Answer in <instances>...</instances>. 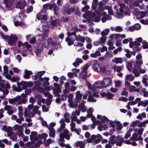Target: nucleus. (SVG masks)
<instances>
[{
    "mask_svg": "<svg viewBox=\"0 0 148 148\" xmlns=\"http://www.w3.org/2000/svg\"><path fill=\"white\" fill-rule=\"evenodd\" d=\"M36 18L38 20H40L41 23H45V24L42 25L41 30L42 33L41 35L43 36V39H45L48 36L49 26L52 27L54 26L61 25L60 22L58 19H51L49 22L45 23L47 19V15H43L42 12H40L37 14L36 15Z\"/></svg>",
    "mask_w": 148,
    "mask_h": 148,
    "instance_id": "1",
    "label": "nucleus"
},
{
    "mask_svg": "<svg viewBox=\"0 0 148 148\" xmlns=\"http://www.w3.org/2000/svg\"><path fill=\"white\" fill-rule=\"evenodd\" d=\"M99 10H96L94 12H89V15L92 17V19L94 21L97 22L100 21V16H104L106 14V13L103 11L104 8L102 6L98 7Z\"/></svg>",
    "mask_w": 148,
    "mask_h": 148,
    "instance_id": "2",
    "label": "nucleus"
},
{
    "mask_svg": "<svg viewBox=\"0 0 148 148\" xmlns=\"http://www.w3.org/2000/svg\"><path fill=\"white\" fill-rule=\"evenodd\" d=\"M0 35L3 38L8 40V43L9 45L11 46L14 45H16L17 40V38L16 35L11 34L10 36H5L1 32H0Z\"/></svg>",
    "mask_w": 148,
    "mask_h": 148,
    "instance_id": "3",
    "label": "nucleus"
},
{
    "mask_svg": "<svg viewBox=\"0 0 148 148\" xmlns=\"http://www.w3.org/2000/svg\"><path fill=\"white\" fill-rule=\"evenodd\" d=\"M102 81L98 80L94 83V86L92 85L89 83H88L87 86L89 89L92 90L94 92L97 93L99 91L96 89L95 88L100 89L104 87Z\"/></svg>",
    "mask_w": 148,
    "mask_h": 148,
    "instance_id": "4",
    "label": "nucleus"
},
{
    "mask_svg": "<svg viewBox=\"0 0 148 148\" xmlns=\"http://www.w3.org/2000/svg\"><path fill=\"white\" fill-rule=\"evenodd\" d=\"M97 118L98 119H100V120L103 123L106 122L109 124L110 127H114L115 126V125L114 124V123L117 125L120 123V122L118 121H115L113 122L110 121L106 117L104 116H101L100 115L98 114L97 115Z\"/></svg>",
    "mask_w": 148,
    "mask_h": 148,
    "instance_id": "5",
    "label": "nucleus"
},
{
    "mask_svg": "<svg viewBox=\"0 0 148 148\" xmlns=\"http://www.w3.org/2000/svg\"><path fill=\"white\" fill-rule=\"evenodd\" d=\"M146 72V70L143 69L142 66H134L133 67L132 73L134 74L135 77L139 76L140 73L143 74Z\"/></svg>",
    "mask_w": 148,
    "mask_h": 148,
    "instance_id": "6",
    "label": "nucleus"
},
{
    "mask_svg": "<svg viewBox=\"0 0 148 148\" xmlns=\"http://www.w3.org/2000/svg\"><path fill=\"white\" fill-rule=\"evenodd\" d=\"M71 136V134H69V131L66 129H65L64 130L63 133H61L60 135V140L61 142L64 141V138L69 140L70 139Z\"/></svg>",
    "mask_w": 148,
    "mask_h": 148,
    "instance_id": "7",
    "label": "nucleus"
},
{
    "mask_svg": "<svg viewBox=\"0 0 148 148\" xmlns=\"http://www.w3.org/2000/svg\"><path fill=\"white\" fill-rule=\"evenodd\" d=\"M17 84L18 87V89L17 90V92H20L23 89H25L28 87L27 82L22 81L21 83H17Z\"/></svg>",
    "mask_w": 148,
    "mask_h": 148,
    "instance_id": "8",
    "label": "nucleus"
},
{
    "mask_svg": "<svg viewBox=\"0 0 148 148\" xmlns=\"http://www.w3.org/2000/svg\"><path fill=\"white\" fill-rule=\"evenodd\" d=\"M4 109L5 111H7V112L9 115H11L13 113L15 112L16 111V109H14L12 106L10 105H5L4 107Z\"/></svg>",
    "mask_w": 148,
    "mask_h": 148,
    "instance_id": "9",
    "label": "nucleus"
},
{
    "mask_svg": "<svg viewBox=\"0 0 148 148\" xmlns=\"http://www.w3.org/2000/svg\"><path fill=\"white\" fill-rule=\"evenodd\" d=\"M89 6L88 5H86L84 7L82 8V11L83 12H86L85 14H84L83 16V18H87L89 17L91 18H92V17H90V15H89V12H93L92 11H87V10L89 9Z\"/></svg>",
    "mask_w": 148,
    "mask_h": 148,
    "instance_id": "10",
    "label": "nucleus"
},
{
    "mask_svg": "<svg viewBox=\"0 0 148 148\" xmlns=\"http://www.w3.org/2000/svg\"><path fill=\"white\" fill-rule=\"evenodd\" d=\"M102 82L104 87H106L111 85L112 81L110 78H106L103 79Z\"/></svg>",
    "mask_w": 148,
    "mask_h": 148,
    "instance_id": "11",
    "label": "nucleus"
},
{
    "mask_svg": "<svg viewBox=\"0 0 148 148\" xmlns=\"http://www.w3.org/2000/svg\"><path fill=\"white\" fill-rule=\"evenodd\" d=\"M73 9L69 8V4H65L62 9V11L64 13H67L68 14H70Z\"/></svg>",
    "mask_w": 148,
    "mask_h": 148,
    "instance_id": "12",
    "label": "nucleus"
},
{
    "mask_svg": "<svg viewBox=\"0 0 148 148\" xmlns=\"http://www.w3.org/2000/svg\"><path fill=\"white\" fill-rule=\"evenodd\" d=\"M59 122L61 124V125L60 127L57 130V132L58 133H60L65 127L66 124L63 118Z\"/></svg>",
    "mask_w": 148,
    "mask_h": 148,
    "instance_id": "13",
    "label": "nucleus"
},
{
    "mask_svg": "<svg viewBox=\"0 0 148 148\" xmlns=\"http://www.w3.org/2000/svg\"><path fill=\"white\" fill-rule=\"evenodd\" d=\"M74 146L76 147H79V148H85V144L82 141H79L75 142L74 145Z\"/></svg>",
    "mask_w": 148,
    "mask_h": 148,
    "instance_id": "14",
    "label": "nucleus"
},
{
    "mask_svg": "<svg viewBox=\"0 0 148 148\" xmlns=\"http://www.w3.org/2000/svg\"><path fill=\"white\" fill-rule=\"evenodd\" d=\"M92 67L93 70L96 72L99 73L101 72L100 66L98 63H95L92 64Z\"/></svg>",
    "mask_w": 148,
    "mask_h": 148,
    "instance_id": "15",
    "label": "nucleus"
},
{
    "mask_svg": "<svg viewBox=\"0 0 148 148\" xmlns=\"http://www.w3.org/2000/svg\"><path fill=\"white\" fill-rule=\"evenodd\" d=\"M83 95L79 91H77L76 93V98L75 100V102L76 103H79L80 100L81 99Z\"/></svg>",
    "mask_w": 148,
    "mask_h": 148,
    "instance_id": "16",
    "label": "nucleus"
},
{
    "mask_svg": "<svg viewBox=\"0 0 148 148\" xmlns=\"http://www.w3.org/2000/svg\"><path fill=\"white\" fill-rule=\"evenodd\" d=\"M142 138L140 136H138V135L136 132L134 133L132 135V137L130 138V139L131 141H137L138 140H141Z\"/></svg>",
    "mask_w": 148,
    "mask_h": 148,
    "instance_id": "17",
    "label": "nucleus"
},
{
    "mask_svg": "<svg viewBox=\"0 0 148 148\" xmlns=\"http://www.w3.org/2000/svg\"><path fill=\"white\" fill-rule=\"evenodd\" d=\"M112 62L116 64H122L123 62V60L121 57H116L112 60Z\"/></svg>",
    "mask_w": 148,
    "mask_h": 148,
    "instance_id": "18",
    "label": "nucleus"
},
{
    "mask_svg": "<svg viewBox=\"0 0 148 148\" xmlns=\"http://www.w3.org/2000/svg\"><path fill=\"white\" fill-rule=\"evenodd\" d=\"M116 145L118 146H121L122 145V143L123 142V138H121L120 136H118L116 137Z\"/></svg>",
    "mask_w": 148,
    "mask_h": 148,
    "instance_id": "19",
    "label": "nucleus"
},
{
    "mask_svg": "<svg viewBox=\"0 0 148 148\" xmlns=\"http://www.w3.org/2000/svg\"><path fill=\"white\" fill-rule=\"evenodd\" d=\"M25 74L23 75V77L25 79L30 78V75L33 74L32 72L26 69L24 71Z\"/></svg>",
    "mask_w": 148,
    "mask_h": 148,
    "instance_id": "20",
    "label": "nucleus"
},
{
    "mask_svg": "<svg viewBox=\"0 0 148 148\" xmlns=\"http://www.w3.org/2000/svg\"><path fill=\"white\" fill-rule=\"evenodd\" d=\"M17 98L18 99V105L25 103L26 102V99L22 97L20 95H18Z\"/></svg>",
    "mask_w": 148,
    "mask_h": 148,
    "instance_id": "21",
    "label": "nucleus"
},
{
    "mask_svg": "<svg viewBox=\"0 0 148 148\" xmlns=\"http://www.w3.org/2000/svg\"><path fill=\"white\" fill-rule=\"evenodd\" d=\"M89 95L87 99L88 101L92 102H95L96 100L94 99L93 96L91 95L92 92L90 91H88L86 92Z\"/></svg>",
    "mask_w": 148,
    "mask_h": 148,
    "instance_id": "22",
    "label": "nucleus"
},
{
    "mask_svg": "<svg viewBox=\"0 0 148 148\" xmlns=\"http://www.w3.org/2000/svg\"><path fill=\"white\" fill-rule=\"evenodd\" d=\"M48 129L49 131V136L50 137L54 138L55 136V130L53 127H49Z\"/></svg>",
    "mask_w": 148,
    "mask_h": 148,
    "instance_id": "23",
    "label": "nucleus"
},
{
    "mask_svg": "<svg viewBox=\"0 0 148 148\" xmlns=\"http://www.w3.org/2000/svg\"><path fill=\"white\" fill-rule=\"evenodd\" d=\"M70 83L67 82L65 83L64 84L65 89L63 90V93H68L70 90L69 86H70Z\"/></svg>",
    "mask_w": 148,
    "mask_h": 148,
    "instance_id": "24",
    "label": "nucleus"
},
{
    "mask_svg": "<svg viewBox=\"0 0 148 148\" xmlns=\"http://www.w3.org/2000/svg\"><path fill=\"white\" fill-rule=\"evenodd\" d=\"M43 49V47L42 45H39L37 46L35 50L36 54L37 56L40 53L41 51Z\"/></svg>",
    "mask_w": 148,
    "mask_h": 148,
    "instance_id": "25",
    "label": "nucleus"
},
{
    "mask_svg": "<svg viewBox=\"0 0 148 148\" xmlns=\"http://www.w3.org/2000/svg\"><path fill=\"white\" fill-rule=\"evenodd\" d=\"M148 105V100H145L144 101H141L139 102L137 106L139 107L141 106H143L145 107Z\"/></svg>",
    "mask_w": 148,
    "mask_h": 148,
    "instance_id": "26",
    "label": "nucleus"
},
{
    "mask_svg": "<svg viewBox=\"0 0 148 148\" xmlns=\"http://www.w3.org/2000/svg\"><path fill=\"white\" fill-rule=\"evenodd\" d=\"M116 137L115 135L111 136L110 138L109 143L111 144H114L116 143Z\"/></svg>",
    "mask_w": 148,
    "mask_h": 148,
    "instance_id": "27",
    "label": "nucleus"
},
{
    "mask_svg": "<svg viewBox=\"0 0 148 148\" xmlns=\"http://www.w3.org/2000/svg\"><path fill=\"white\" fill-rule=\"evenodd\" d=\"M87 72H84L82 71L79 75V78L82 79H85L87 76Z\"/></svg>",
    "mask_w": 148,
    "mask_h": 148,
    "instance_id": "28",
    "label": "nucleus"
},
{
    "mask_svg": "<svg viewBox=\"0 0 148 148\" xmlns=\"http://www.w3.org/2000/svg\"><path fill=\"white\" fill-rule=\"evenodd\" d=\"M8 101L10 104L13 105H15L16 104V105H17V104H16V103L17 102L18 103V99H17V97L9 99Z\"/></svg>",
    "mask_w": 148,
    "mask_h": 148,
    "instance_id": "29",
    "label": "nucleus"
},
{
    "mask_svg": "<svg viewBox=\"0 0 148 148\" xmlns=\"http://www.w3.org/2000/svg\"><path fill=\"white\" fill-rule=\"evenodd\" d=\"M123 67L122 66L114 65L112 67V68L114 70V71H116L117 72H119L122 70Z\"/></svg>",
    "mask_w": 148,
    "mask_h": 148,
    "instance_id": "30",
    "label": "nucleus"
},
{
    "mask_svg": "<svg viewBox=\"0 0 148 148\" xmlns=\"http://www.w3.org/2000/svg\"><path fill=\"white\" fill-rule=\"evenodd\" d=\"M25 4L24 2L19 1L16 4V7L17 8L21 9L23 8L25 6Z\"/></svg>",
    "mask_w": 148,
    "mask_h": 148,
    "instance_id": "31",
    "label": "nucleus"
},
{
    "mask_svg": "<svg viewBox=\"0 0 148 148\" xmlns=\"http://www.w3.org/2000/svg\"><path fill=\"white\" fill-rule=\"evenodd\" d=\"M64 118V120L65 122L66 121L67 123H69L70 122V114L68 112H66L64 114L63 116Z\"/></svg>",
    "mask_w": 148,
    "mask_h": 148,
    "instance_id": "32",
    "label": "nucleus"
},
{
    "mask_svg": "<svg viewBox=\"0 0 148 148\" xmlns=\"http://www.w3.org/2000/svg\"><path fill=\"white\" fill-rule=\"evenodd\" d=\"M75 40L82 42L83 43L85 41V39L83 37L81 36L80 35L75 36Z\"/></svg>",
    "mask_w": 148,
    "mask_h": 148,
    "instance_id": "33",
    "label": "nucleus"
},
{
    "mask_svg": "<svg viewBox=\"0 0 148 148\" xmlns=\"http://www.w3.org/2000/svg\"><path fill=\"white\" fill-rule=\"evenodd\" d=\"M133 62L131 61H129L127 62V68L129 71H131L132 68V64Z\"/></svg>",
    "mask_w": 148,
    "mask_h": 148,
    "instance_id": "34",
    "label": "nucleus"
},
{
    "mask_svg": "<svg viewBox=\"0 0 148 148\" xmlns=\"http://www.w3.org/2000/svg\"><path fill=\"white\" fill-rule=\"evenodd\" d=\"M55 3L52 4H50L49 3H47L43 5V7L44 8L47 9L49 8L50 9H51L53 7Z\"/></svg>",
    "mask_w": 148,
    "mask_h": 148,
    "instance_id": "35",
    "label": "nucleus"
},
{
    "mask_svg": "<svg viewBox=\"0 0 148 148\" xmlns=\"http://www.w3.org/2000/svg\"><path fill=\"white\" fill-rule=\"evenodd\" d=\"M101 18V21L103 23L106 22L107 20H111L112 19V17L110 16L107 15H105Z\"/></svg>",
    "mask_w": 148,
    "mask_h": 148,
    "instance_id": "36",
    "label": "nucleus"
},
{
    "mask_svg": "<svg viewBox=\"0 0 148 148\" xmlns=\"http://www.w3.org/2000/svg\"><path fill=\"white\" fill-rule=\"evenodd\" d=\"M100 48L98 49V51H96L95 53H91L90 54V56L93 58H96L97 56H100L101 55V53L99 52Z\"/></svg>",
    "mask_w": 148,
    "mask_h": 148,
    "instance_id": "37",
    "label": "nucleus"
},
{
    "mask_svg": "<svg viewBox=\"0 0 148 148\" xmlns=\"http://www.w3.org/2000/svg\"><path fill=\"white\" fill-rule=\"evenodd\" d=\"M134 77L133 75L131 74H127L126 75L125 77V80L128 81H132L134 79Z\"/></svg>",
    "mask_w": 148,
    "mask_h": 148,
    "instance_id": "38",
    "label": "nucleus"
},
{
    "mask_svg": "<svg viewBox=\"0 0 148 148\" xmlns=\"http://www.w3.org/2000/svg\"><path fill=\"white\" fill-rule=\"evenodd\" d=\"M96 136L95 135H92L90 138L87 139L86 142L87 143H91L94 142L96 140Z\"/></svg>",
    "mask_w": 148,
    "mask_h": 148,
    "instance_id": "39",
    "label": "nucleus"
},
{
    "mask_svg": "<svg viewBox=\"0 0 148 148\" xmlns=\"http://www.w3.org/2000/svg\"><path fill=\"white\" fill-rule=\"evenodd\" d=\"M142 38L141 37H139L136 39V41L134 42V43L135 45L139 46L140 45V43L142 41Z\"/></svg>",
    "mask_w": 148,
    "mask_h": 148,
    "instance_id": "40",
    "label": "nucleus"
},
{
    "mask_svg": "<svg viewBox=\"0 0 148 148\" xmlns=\"http://www.w3.org/2000/svg\"><path fill=\"white\" fill-rule=\"evenodd\" d=\"M24 124L25 123H23L21 125L19 124H16L14 125L13 127L14 130L16 131L18 130V131L19 130L22 129V125L23 126H24Z\"/></svg>",
    "mask_w": 148,
    "mask_h": 148,
    "instance_id": "41",
    "label": "nucleus"
},
{
    "mask_svg": "<svg viewBox=\"0 0 148 148\" xmlns=\"http://www.w3.org/2000/svg\"><path fill=\"white\" fill-rule=\"evenodd\" d=\"M37 134V132H31V134L29 136L31 140L36 139V137Z\"/></svg>",
    "mask_w": 148,
    "mask_h": 148,
    "instance_id": "42",
    "label": "nucleus"
},
{
    "mask_svg": "<svg viewBox=\"0 0 148 148\" xmlns=\"http://www.w3.org/2000/svg\"><path fill=\"white\" fill-rule=\"evenodd\" d=\"M12 127H8L5 125L3 126L2 128V130L3 131H5L7 133L12 130Z\"/></svg>",
    "mask_w": 148,
    "mask_h": 148,
    "instance_id": "43",
    "label": "nucleus"
},
{
    "mask_svg": "<svg viewBox=\"0 0 148 148\" xmlns=\"http://www.w3.org/2000/svg\"><path fill=\"white\" fill-rule=\"evenodd\" d=\"M33 112L34 113L38 114L39 116H40L41 112L40 111L38 110V108L37 106H35L34 107Z\"/></svg>",
    "mask_w": 148,
    "mask_h": 148,
    "instance_id": "44",
    "label": "nucleus"
},
{
    "mask_svg": "<svg viewBox=\"0 0 148 148\" xmlns=\"http://www.w3.org/2000/svg\"><path fill=\"white\" fill-rule=\"evenodd\" d=\"M78 29L77 28H76L75 29V30L73 31H72L71 32H68L67 33V35L68 36V37H69L71 36L72 35H74L75 36L76 35V32L78 31Z\"/></svg>",
    "mask_w": 148,
    "mask_h": 148,
    "instance_id": "45",
    "label": "nucleus"
},
{
    "mask_svg": "<svg viewBox=\"0 0 148 148\" xmlns=\"http://www.w3.org/2000/svg\"><path fill=\"white\" fill-rule=\"evenodd\" d=\"M96 140H95V143L97 144L98 143L100 142L101 140L102 139V136L99 134H98L97 135H95Z\"/></svg>",
    "mask_w": 148,
    "mask_h": 148,
    "instance_id": "46",
    "label": "nucleus"
},
{
    "mask_svg": "<svg viewBox=\"0 0 148 148\" xmlns=\"http://www.w3.org/2000/svg\"><path fill=\"white\" fill-rule=\"evenodd\" d=\"M120 13H118L116 15V17L119 18H121L123 16V9L120 8Z\"/></svg>",
    "mask_w": 148,
    "mask_h": 148,
    "instance_id": "47",
    "label": "nucleus"
},
{
    "mask_svg": "<svg viewBox=\"0 0 148 148\" xmlns=\"http://www.w3.org/2000/svg\"><path fill=\"white\" fill-rule=\"evenodd\" d=\"M4 3L7 8L10 7L12 5L11 0H4Z\"/></svg>",
    "mask_w": 148,
    "mask_h": 148,
    "instance_id": "48",
    "label": "nucleus"
},
{
    "mask_svg": "<svg viewBox=\"0 0 148 148\" xmlns=\"http://www.w3.org/2000/svg\"><path fill=\"white\" fill-rule=\"evenodd\" d=\"M68 102L69 103L70 107L72 108L76 107L77 106V103H75V104H73L72 101V99H69Z\"/></svg>",
    "mask_w": 148,
    "mask_h": 148,
    "instance_id": "49",
    "label": "nucleus"
},
{
    "mask_svg": "<svg viewBox=\"0 0 148 148\" xmlns=\"http://www.w3.org/2000/svg\"><path fill=\"white\" fill-rule=\"evenodd\" d=\"M65 40L67 42V44L70 46L74 44V42L71 40L69 37H67L65 39Z\"/></svg>",
    "mask_w": 148,
    "mask_h": 148,
    "instance_id": "50",
    "label": "nucleus"
},
{
    "mask_svg": "<svg viewBox=\"0 0 148 148\" xmlns=\"http://www.w3.org/2000/svg\"><path fill=\"white\" fill-rule=\"evenodd\" d=\"M115 86L116 87H120L122 84V81L119 80H115L114 81Z\"/></svg>",
    "mask_w": 148,
    "mask_h": 148,
    "instance_id": "51",
    "label": "nucleus"
},
{
    "mask_svg": "<svg viewBox=\"0 0 148 148\" xmlns=\"http://www.w3.org/2000/svg\"><path fill=\"white\" fill-rule=\"evenodd\" d=\"M34 88L36 90H38V91L41 92H44L45 91V89L40 86H35Z\"/></svg>",
    "mask_w": 148,
    "mask_h": 148,
    "instance_id": "52",
    "label": "nucleus"
},
{
    "mask_svg": "<svg viewBox=\"0 0 148 148\" xmlns=\"http://www.w3.org/2000/svg\"><path fill=\"white\" fill-rule=\"evenodd\" d=\"M19 78L18 76H14L10 79V81L13 82H16L19 81Z\"/></svg>",
    "mask_w": 148,
    "mask_h": 148,
    "instance_id": "53",
    "label": "nucleus"
},
{
    "mask_svg": "<svg viewBox=\"0 0 148 148\" xmlns=\"http://www.w3.org/2000/svg\"><path fill=\"white\" fill-rule=\"evenodd\" d=\"M110 32L109 29H107L104 30L103 31H101V34L102 36H105L108 34Z\"/></svg>",
    "mask_w": 148,
    "mask_h": 148,
    "instance_id": "54",
    "label": "nucleus"
},
{
    "mask_svg": "<svg viewBox=\"0 0 148 148\" xmlns=\"http://www.w3.org/2000/svg\"><path fill=\"white\" fill-rule=\"evenodd\" d=\"M47 136V134L45 133H43L42 134H39L38 135V136L40 138L43 139L44 140H46V139Z\"/></svg>",
    "mask_w": 148,
    "mask_h": 148,
    "instance_id": "55",
    "label": "nucleus"
},
{
    "mask_svg": "<svg viewBox=\"0 0 148 148\" xmlns=\"http://www.w3.org/2000/svg\"><path fill=\"white\" fill-rule=\"evenodd\" d=\"M70 125L71 127V131L72 132H74V130L76 129L75 127V123L73 122V121H71Z\"/></svg>",
    "mask_w": 148,
    "mask_h": 148,
    "instance_id": "56",
    "label": "nucleus"
},
{
    "mask_svg": "<svg viewBox=\"0 0 148 148\" xmlns=\"http://www.w3.org/2000/svg\"><path fill=\"white\" fill-rule=\"evenodd\" d=\"M71 115L72 116H70V118L71 119L72 121H76L77 119V117L76 116L75 114H74V111H73Z\"/></svg>",
    "mask_w": 148,
    "mask_h": 148,
    "instance_id": "57",
    "label": "nucleus"
},
{
    "mask_svg": "<svg viewBox=\"0 0 148 148\" xmlns=\"http://www.w3.org/2000/svg\"><path fill=\"white\" fill-rule=\"evenodd\" d=\"M113 56L112 52L111 51H108L106 53L105 57L106 58H111Z\"/></svg>",
    "mask_w": 148,
    "mask_h": 148,
    "instance_id": "58",
    "label": "nucleus"
},
{
    "mask_svg": "<svg viewBox=\"0 0 148 148\" xmlns=\"http://www.w3.org/2000/svg\"><path fill=\"white\" fill-rule=\"evenodd\" d=\"M69 21L70 19L69 18L62 17L61 19L60 22L67 23Z\"/></svg>",
    "mask_w": 148,
    "mask_h": 148,
    "instance_id": "59",
    "label": "nucleus"
},
{
    "mask_svg": "<svg viewBox=\"0 0 148 148\" xmlns=\"http://www.w3.org/2000/svg\"><path fill=\"white\" fill-rule=\"evenodd\" d=\"M17 134L19 137H22L24 136V134L22 129L19 130L17 132Z\"/></svg>",
    "mask_w": 148,
    "mask_h": 148,
    "instance_id": "60",
    "label": "nucleus"
},
{
    "mask_svg": "<svg viewBox=\"0 0 148 148\" xmlns=\"http://www.w3.org/2000/svg\"><path fill=\"white\" fill-rule=\"evenodd\" d=\"M45 81L44 83L42 84V85L43 86H48L49 85V83L48 82V81L49 80V79L48 77H45Z\"/></svg>",
    "mask_w": 148,
    "mask_h": 148,
    "instance_id": "61",
    "label": "nucleus"
},
{
    "mask_svg": "<svg viewBox=\"0 0 148 148\" xmlns=\"http://www.w3.org/2000/svg\"><path fill=\"white\" fill-rule=\"evenodd\" d=\"M123 30L122 27L118 26L115 27V31L117 32H120Z\"/></svg>",
    "mask_w": 148,
    "mask_h": 148,
    "instance_id": "62",
    "label": "nucleus"
},
{
    "mask_svg": "<svg viewBox=\"0 0 148 148\" xmlns=\"http://www.w3.org/2000/svg\"><path fill=\"white\" fill-rule=\"evenodd\" d=\"M142 44L143 45V47L144 49L148 48V43L145 41L143 40L142 41Z\"/></svg>",
    "mask_w": 148,
    "mask_h": 148,
    "instance_id": "63",
    "label": "nucleus"
},
{
    "mask_svg": "<svg viewBox=\"0 0 148 148\" xmlns=\"http://www.w3.org/2000/svg\"><path fill=\"white\" fill-rule=\"evenodd\" d=\"M132 40L133 39L132 38H130L129 39H125L122 42L123 44H126L128 43L129 41L130 42L132 41Z\"/></svg>",
    "mask_w": 148,
    "mask_h": 148,
    "instance_id": "64",
    "label": "nucleus"
}]
</instances>
